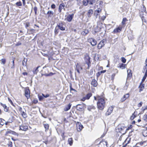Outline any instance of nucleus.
I'll return each mask as SVG.
<instances>
[{
    "mask_svg": "<svg viewBox=\"0 0 147 147\" xmlns=\"http://www.w3.org/2000/svg\"><path fill=\"white\" fill-rule=\"evenodd\" d=\"M121 61L123 63H125L126 62V59L124 57H122L121 58Z\"/></svg>",
    "mask_w": 147,
    "mask_h": 147,
    "instance_id": "42",
    "label": "nucleus"
},
{
    "mask_svg": "<svg viewBox=\"0 0 147 147\" xmlns=\"http://www.w3.org/2000/svg\"><path fill=\"white\" fill-rule=\"evenodd\" d=\"M26 64V62H25V61L24 60L23 61V62H22V64H23V65H25Z\"/></svg>",
    "mask_w": 147,
    "mask_h": 147,
    "instance_id": "62",
    "label": "nucleus"
},
{
    "mask_svg": "<svg viewBox=\"0 0 147 147\" xmlns=\"http://www.w3.org/2000/svg\"><path fill=\"white\" fill-rule=\"evenodd\" d=\"M25 96L27 98H28L30 96L29 94V90L28 89H26L25 90Z\"/></svg>",
    "mask_w": 147,
    "mask_h": 147,
    "instance_id": "17",
    "label": "nucleus"
},
{
    "mask_svg": "<svg viewBox=\"0 0 147 147\" xmlns=\"http://www.w3.org/2000/svg\"><path fill=\"white\" fill-rule=\"evenodd\" d=\"M20 110L21 111V114L22 117L24 118L27 117V115L26 114L24 111H22V108H20Z\"/></svg>",
    "mask_w": 147,
    "mask_h": 147,
    "instance_id": "21",
    "label": "nucleus"
},
{
    "mask_svg": "<svg viewBox=\"0 0 147 147\" xmlns=\"http://www.w3.org/2000/svg\"><path fill=\"white\" fill-rule=\"evenodd\" d=\"M39 67H37L36 69H34L33 70V72L34 74H37V72L38 71V70Z\"/></svg>",
    "mask_w": 147,
    "mask_h": 147,
    "instance_id": "33",
    "label": "nucleus"
},
{
    "mask_svg": "<svg viewBox=\"0 0 147 147\" xmlns=\"http://www.w3.org/2000/svg\"><path fill=\"white\" fill-rule=\"evenodd\" d=\"M74 14L72 13L71 15H69L65 19L68 22H70L71 21L74 17Z\"/></svg>",
    "mask_w": 147,
    "mask_h": 147,
    "instance_id": "9",
    "label": "nucleus"
},
{
    "mask_svg": "<svg viewBox=\"0 0 147 147\" xmlns=\"http://www.w3.org/2000/svg\"><path fill=\"white\" fill-rule=\"evenodd\" d=\"M76 71H77V72L78 73V74H80L79 68L77 66L76 67Z\"/></svg>",
    "mask_w": 147,
    "mask_h": 147,
    "instance_id": "59",
    "label": "nucleus"
},
{
    "mask_svg": "<svg viewBox=\"0 0 147 147\" xmlns=\"http://www.w3.org/2000/svg\"><path fill=\"white\" fill-rule=\"evenodd\" d=\"M83 3L84 5L85 6H86L88 3H89V0H84L83 1Z\"/></svg>",
    "mask_w": 147,
    "mask_h": 147,
    "instance_id": "29",
    "label": "nucleus"
},
{
    "mask_svg": "<svg viewBox=\"0 0 147 147\" xmlns=\"http://www.w3.org/2000/svg\"><path fill=\"white\" fill-rule=\"evenodd\" d=\"M97 102V106L98 109L101 110H103L105 107V102L104 98L98 97Z\"/></svg>",
    "mask_w": 147,
    "mask_h": 147,
    "instance_id": "1",
    "label": "nucleus"
},
{
    "mask_svg": "<svg viewBox=\"0 0 147 147\" xmlns=\"http://www.w3.org/2000/svg\"><path fill=\"white\" fill-rule=\"evenodd\" d=\"M129 84L127 83H126L125 85L124 86L123 89L124 90H126L127 89Z\"/></svg>",
    "mask_w": 147,
    "mask_h": 147,
    "instance_id": "35",
    "label": "nucleus"
},
{
    "mask_svg": "<svg viewBox=\"0 0 147 147\" xmlns=\"http://www.w3.org/2000/svg\"><path fill=\"white\" fill-rule=\"evenodd\" d=\"M44 96L42 95V96H39L38 98L40 100H41L43 99Z\"/></svg>",
    "mask_w": 147,
    "mask_h": 147,
    "instance_id": "47",
    "label": "nucleus"
},
{
    "mask_svg": "<svg viewBox=\"0 0 147 147\" xmlns=\"http://www.w3.org/2000/svg\"><path fill=\"white\" fill-rule=\"evenodd\" d=\"M91 85L94 87H96L98 84L97 81L95 79H93L91 83Z\"/></svg>",
    "mask_w": 147,
    "mask_h": 147,
    "instance_id": "20",
    "label": "nucleus"
},
{
    "mask_svg": "<svg viewBox=\"0 0 147 147\" xmlns=\"http://www.w3.org/2000/svg\"><path fill=\"white\" fill-rule=\"evenodd\" d=\"M143 119L146 121H147V115H144L143 117Z\"/></svg>",
    "mask_w": 147,
    "mask_h": 147,
    "instance_id": "37",
    "label": "nucleus"
},
{
    "mask_svg": "<svg viewBox=\"0 0 147 147\" xmlns=\"http://www.w3.org/2000/svg\"><path fill=\"white\" fill-rule=\"evenodd\" d=\"M65 6V5L63 3H62L60 4L59 7V12H61V11L62 9H64V10H65V9L64 8Z\"/></svg>",
    "mask_w": 147,
    "mask_h": 147,
    "instance_id": "12",
    "label": "nucleus"
},
{
    "mask_svg": "<svg viewBox=\"0 0 147 147\" xmlns=\"http://www.w3.org/2000/svg\"><path fill=\"white\" fill-rule=\"evenodd\" d=\"M70 91H72V90H73V91H76V90L73 89L72 87H71V85L70 86Z\"/></svg>",
    "mask_w": 147,
    "mask_h": 147,
    "instance_id": "58",
    "label": "nucleus"
},
{
    "mask_svg": "<svg viewBox=\"0 0 147 147\" xmlns=\"http://www.w3.org/2000/svg\"><path fill=\"white\" fill-rule=\"evenodd\" d=\"M113 71L115 73H117L118 71L117 69H114Z\"/></svg>",
    "mask_w": 147,
    "mask_h": 147,
    "instance_id": "57",
    "label": "nucleus"
},
{
    "mask_svg": "<svg viewBox=\"0 0 147 147\" xmlns=\"http://www.w3.org/2000/svg\"><path fill=\"white\" fill-rule=\"evenodd\" d=\"M146 142V141L140 142L138 143L140 146H142L143 145H146V144H145Z\"/></svg>",
    "mask_w": 147,
    "mask_h": 147,
    "instance_id": "31",
    "label": "nucleus"
},
{
    "mask_svg": "<svg viewBox=\"0 0 147 147\" xmlns=\"http://www.w3.org/2000/svg\"><path fill=\"white\" fill-rule=\"evenodd\" d=\"M107 142L105 141L102 140L100 142L98 147H107Z\"/></svg>",
    "mask_w": 147,
    "mask_h": 147,
    "instance_id": "7",
    "label": "nucleus"
},
{
    "mask_svg": "<svg viewBox=\"0 0 147 147\" xmlns=\"http://www.w3.org/2000/svg\"><path fill=\"white\" fill-rule=\"evenodd\" d=\"M90 43L93 46L96 45L97 44L96 40L93 38H91L90 39Z\"/></svg>",
    "mask_w": 147,
    "mask_h": 147,
    "instance_id": "15",
    "label": "nucleus"
},
{
    "mask_svg": "<svg viewBox=\"0 0 147 147\" xmlns=\"http://www.w3.org/2000/svg\"><path fill=\"white\" fill-rule=\"evenodd\" d=\"M101 73L100 72H99L96 74V76L97 77H98Z\"/></svg>",
    "mask_w": 147,
    "mask_h": 147,
    "instance_id": "54",
    "label": "nucleus"
},
{
    "mask_svg": "<svg viewBox=\"0 0 147 147\" xmlns=\"http://www.w3.org/2000/svg\"><path fill=\"white\" fill-rule=\"evenodd\" d=\"M56 7V6L55 4H53L51 5V7L52 9H55Z\"/></svg>",
    "mask_w": 147,
    "mask_h": 147,
    "instance_id": "55",
    "label": "nucleus"
},
{
    "mask_svg": "<svg viewBox=\"0 0 147 147\" xmlns=\"http://www.w3.org/2000/svg\"><path fill=\"white\" fill-rule=\"evenodd\" d=\"M140 146V145H139V144L137 143L135 145V146L134 147H139Z\"/></svg>",
    "mask_w": 147,
    "mask_h": 147,
    "instance_id": "63",
    "label": "nucleus"
},
{
    "mask_svg": "<svg viewBox=\"0 0 147 147\" xmlns=\"http://www.w3.org/2000/svg\"><path fill=\"white\" fill-rule=\"evenodd\" d=\"M90 58L87 54H86L85 56L84 57V59L85 60V61L86 62V63L88 65V63L90 62Z\"/></svg>",
    "mask_w": 147,
    "mask_h": 147,
    "instance_id": "14",
    "label": "nucleus"
},
{
    "mask_svg": "<svg viewBox=\"0 0 147 147\" xmlns=\"http://www.w3.org/2000/svg\"><path fill=\"white\" fill-rule=\"evenodd\" d=\"M47 14L49 17H51L53 14V13L52 11H49L47 13Z\"/></svg>",
    "mask_w": 147,
    "mask_h": 147,
    "instance_id": "25",
    "label": "nucleus"
},
{
    "mask_svg": "<svg viewBox=\"0 0 147 147\" xmlns=\"http://www.w3.org/2000/svg\"><path fill=\"white\" fill-rule=\"evenodd\" d=\"M42 95L44 96V97L46 98L48 97L49 96V95L48 94H47L46 95H45L44 94H42Z\"/></svg>",
    "mask_w": 147,
    "mask_h": 147,
    "instance_id": "53",
    "label": "nucleus"
},
{
    "mask_svg": "<svg viewBox=\"0 0 147 147\" xmlns=\"http://www.w3.org/2000/svg\"><path fill=\"white\" fill-rule=\"evenodd\" d=\"M89 32L88 30H85L83 32H82V33L83 34H84V33H85V35H86Z\"/></svg>",
    "mask_w": 147,
    "mask_h": 147,
    "instance_id": "41",
    "label": "nucleus"
},
{
    "mask_svg": "<svg viewBox=\"0 0 147 147\" xmlns=\"http://www.w3.org/2000/svg\"><path fill=\"white\" fill-rule=\"evenodd\" d=\"M135 113V112H134V113L133 114L132 116L130 117V119L132 120L133 119H134V118L136 117L135 115H134Z\"/></svg>",
    "mask_w": 147,
    "mask_h": 147,
    "instance_id": "44",
    "label": "nucleus"
},
{
    "mask_svg": "<svg viewBox=\"0 0 147 147\" xmlns=\"http://www.w3.org/2000/svg\"><path fill=\"white\" fill-rule=\"evenodd\" d=\"M5 123V121L2 119H0V124L1 125H3Z\"/></svg>",
    "mask_w": 147,
    "mask_h": 147,
    "instance_id": "32",
    "label": "nucleus"
},
{
    "mask_svg": "<svg viewBox=\"0 0 147 147\" xmlns=\"http://www.w3.org/2000/svg\"><path fill=\"white\" fill-rule=\"evenodd\" d=\"M107 40L105 39H104L101 40L98 44V49H100L103 47L105 44L106 43Z\"/></svg>",
    "mask_w": 147,
    "mask_h": 147,
    "instance_id": "3",
    "label": "nucleus"
},
{
    "mask_svg": "<svg viewBox=\"0 0 147 147\" xmlns=\"http://www.w3.org/2000/svg\"><path fill=\"white\" fill-rule=\"evenodd\" d=\"M16 5L18 6H21L22 5V4L20 1L18 2H17L16 3Z\"/></svg>",
    "mask_w": 147,
    "mask_h": 147,
    "instance_id": "40",
    "label": "nucleus"
},
{
    "mask_svg": "<svg viewBox=\"0 0 147 147\" xmlns=\"http://www.w3.org/2000/svg\"><path fill=\"white\" fill-rule=\"evenodd\" d=\"M68 142L70 145L71 146L73 143L72 138H69L68 140Z\"/></svg>",
    "mask_w": 147,
    "mask_h": 147,
    "instance_id": "27",
    "label": "nucleus"
},
{
    "mask_svg": "<svg viewBox=\"0 0 147 147\" xmlns=\"http://www.w3.org/2000/svg\"><path fill=\"white\" fill-rule=\"evenodd\" d=\"M131 71L130 70H127V77L128 78H130L131 76V74L130 73Z\"/></svg>",
    "mask_w": 147,
    "mask_h": 147,
    "instance_id": "30",
    "label": "nucleus"
},
{
    "mask_svg": "<svg viewBox=\"0 0 147 147\" xmlns=\"http://www.w3.org/2000/svg\"><path fill=\"white\" fill-rule=\"evenodd\" d=\"M92 94L91 93H88L85 96L82 98L81 100L82 101H84L86 100H88L92 96Z\"/></svg>",
    "mask_w": 147,
    "mask_h": 147,
    "instance_id": "4",
    "label": "nucleus"
},
{
    "mask_svg": "<svg viewBox=\"0 0 147 147\" xmlns=\"http://www.w3.org/2000/svg\"><path fill=\"white\" fill-rule=\"evenodd\" d=\"M11 132H12V131L11 130H9V129H7L6 132V133L7 134H11Z\"/></svg>",
    "mask_w": 147,
    "mask_h": 147,
    "instance_id": "51",
    "label": "nucleus"
},
{
    "mask_svg": "<svg viewBox=\"0 0 147 147\" xmlns=\"http://www.w3.org/2000/svg\"><path fill=\"white\" fill-rule=\"evenodd\" d=\"M58 32V29L57 28V27L55 29V34H57Z\"/></svg>",
    "mask_w": 147,
    "mask_h": 147,
    "instance_id": "46",
    "label": "nucleus"
},
{
    "mask_svg": "<svg viewBox=\"0 0 147 147\" xmlns=\"http://www.w3.org/2000/svg\"><path fill=\"white\" fill-rule=\"evenodd\" d=\"M142 134L144 137L147 136V129H144L142 131Z\"/></svg>",
    "mask_w": 147,
    "mask_h": 147,
    "instance_id": "26",
    "label": "nucleus"
},
{
    "mask_svg": "<svg viewBox=\"0 0 147 147\" xmlns=\"http://www.w3.org/2000/svg\"><path fill=\"white\" fill-rule=\"evenodd\" d=\"M33 9H34V10L35 14H36V13H37V7H35Z\"/></svg>",
    "mask_w": 147,
    "mask_h": 147,
    "instance_id": "52",
    "label": "nucleus"
},
{
    "mask_svg": "<svg viewBox=\"0 0 147 147\" xmlns=\"http://www.w3.org/2000/svg\"><path fill=\"white\" fill-rule=\"evenodd\" d=\"M101 11L102 9L100 8H98L95 10L94 13V15L96 18H97L98 15H99L100 13L101 12Z\"/></svg>",
    "mask_w": 147,
    "mask_h": 147,
    "instance_id": "6",
    "label": "nucleus"
},
{
    "mask_svg": "<svg viewBox=\"0 0 147 147\" xmlns=\"http://www.w3.org/2000/svg\"><path fill=\"white\" fill-rule=\"evenodd\" d=\"M57 27H58L61 30H65V26L62 23H59Z\"/></svg>",
    "mask_w": 147,
    "mask_h": 147,
    "instance_id": "10",
    "label": "nucleus"
},
{
    "mask_svg": "<svg viewBox=\"0 0 147 147\" xmlns=\"http://www.w3.org/2000/svg\"><path fill=\"white\" fill-rule=\"evenodd\" d=\"M143 11L144 12L142 11L140 13V16L141 17L143 22L147 23V13L145 12L146 8L144 6L143 7Z\"/></svg>",
    "mask_w": 147,
    "mask_h": 147,
    "instance_id": "2",
    "label": "nucleus"
},
{
    "mask_svg": "<svg viewBox=\"0 0 147 147\" xmlns=\"http://www.w3.org/2000/svg\"><path fill=\"white\" fill-rule=\"evenodd\" d=\"M106 71V70H105L102 71H100V73H101L102 74V73H104Z\"/></svg>",
    "mask_w": 147,
    "mask_h": 147,
    "instance_id": "64",
    "label": "nucleus"
},
{
    "mask_svg": "<svg viewBox=\"0 0 147 147\" xmlns=\"http://www.w3.org/2000/svg\"><path fill=\"white\" fill-rule=\"evenodd\" d=\"M8 100L10 102L11 105H12L13 106H14V105L13 104V103L12 102V101L9 98H8Z\"/></svg>",
    "mask_w": 147,
    "mask_h": 147,
    "instance_id": "50",
    "label": "nucleus"
},
{
    "mask_svg": "<svg viewBox=\"0 0 147 147\" xmlns=\"http://www.w3.org/2000/svg\"><path fill=\"white\" fill-rule=\"evenodd\" d=\"M142 102H140V103H139L138 104V106L139 107H140L142 105Z\"/></svg>",
    "mask_w": 147,
    "mask_h": 147,
    "instance_id": "56",
    "label": "nucleus"
},
{
    "mask_svg": "<svg viewBox=\"0 0 147 147\" xmlns=\"http://www.w3.org/2000/svg\"><path fill=\"white\" fill-rule=\"evenodd\" d=\"M105 18H106V17L104 16H103L101 17V19L103 21L105 19Z\"/></svg>",
    "mask_w": 147,
    "mask_h": 147,
    "instance_id": "60",
    "label": "nucleus"
},
{
    "mask_svg": "<svg viewBox=\"0 0 147 147\" xmlns=\"http://www.w3.org/2000/svg\"><path fill=\"white\" fill-rule=\"evenodd\" d=\"M140 92H141V91H142L144 88V87L143 85H141L140 86Z\"/></svg>",
    "mask_w": 147,
    "mask_h": 147,
    "instance_id": "48",
    "label": "nucleus"
},
{
    "mask_svg": "<svg viewBox=\"0 0 147 147\" xmlns=\"http://www.w3.org/2000/svg\"><path fill=\"white\" fill-rule=\"evenodd\" d=\"M1 63L3 64H4L5 63V59H2L1 60Z\"/></svg>",
    "mask_w": 147,
    "mask_h": 147,
    "instance_id": "45",
    "label": "nucleus"
},
{
    "mask_svg": "<svg viewBox=\"0 0 147 147\" xmlns=\"http://www.w3.org/2000/svg\"><path fill=\"white\" fill-rule=\"evenodd\" d=\"M95 2V0H89V4L92 5Z\"/></svg>",
    "mask_w": 147,
    "mask_h": 147,
    "instance_id": "39",
    "label": "nucleus"
},
{
    "mask_svg": "<svg viewBox=\"0 0 147 147\" xmlns=\"http://www.w3.org/2000/svg\"><path fill=\"white\" fill-rule=\"evenodd\" d=\"M93 10L92 9H90L89 10L88 12V17H90L91 15L93 13Z\"/></svg>",
    "mask_w": 147,
    "mask_h": 147,
    "instance_id": "28",
    "label": "nucleus"
},
{
    "mask_svg": "<svg viewBox=\"0 0 147 147\" xmlns=\"http://www.w3.org/2000/svg\"><path fill=\"white\" fill-rule=\"evenodd\" d=\"M13 117H12V118L11 119L9 118L8 119V122L9 123H11L12 122H13Z\"/></svg>",
    "mask_w": 147,
    "mask_h": 147,
    "instance_id": "49",
    "label": "nucleus"
},
{
    "mask_svg": "<svg viewBox=\"0 0 147 147\" xmlns=\"http://www.w3.org/2000/svg\"><path fill=\"white\" fill-rule=\"evenodd\" d=\"M83 106L80 104H78L76 106V109L79 110H80L83 109Z\"/></svg>",
    "mask_w": 147,
    "mask_h": 147,
    "instance_id": "24",
    "label": "nucleus"
},
{
    "mask_svg": "<svg viewBox=\"0 0 147 147\" xmlns=\"http://www.w3.org/2000/svg\"><path fill=\"white\" fill-rule=\"evenodd\" d=\"M147 74L145 73L144 75L142 80V82H143L145 80V79H146V78L147 77Z\"/></svg>",
    "mask_w": 147,
    "mask_h": 147,
    "instance_id": "38",
    "label": "nucleus"
},
{
    "mask_svg": "<svg viewBox=\"0 0 147 147\" xmlns=\"http://www.w3.org/2000/svg\"><path fill=\"white\" fill-rule=\"evenodd\" d=\"M95 109V107L94 106H89L88 107V110L89 111H90V109Z\"/></svg>",
    "mask_w": 147,
    "mask_h": 147,
    "instance_id": "43",
    "label": "nucleus"
},
{
    "mask_svg": "<svg viewBox=\"0 0 147 147\" xmlns=\"http://www.w3.org/2000/svg\"><path fill=\"white\" fill-rule=\"evenodd\" d=\"M44 126L46 130H48L49 128V125L47 123L44 124Z\"/></svg>",
    "mask_w": 147,
    "mask_h": 147,
    "instance_id": "34",
    "label": "nucleus"
},
{
    "mask_svg": "<svg viewBox=\"0 0 147 147\" xmlns=\"http://www.w3.org/2000/svg\"><path fill=\"white\" fill-rule=\"evenodd\" d=\"M38 100H34L33 101V102L35 104H36L38 102Z\"/></svg>",
    "mask_w": 147,
    "mask_h": 147,
    "instance_id": "61",
    "label": "nucleus"
},
{
    "mask_svg": "<svg viewBox=\"0 0 147 147\" xmlns=\"http://www.w3.org/2000/svg\"><path fill=\"white\" fill-rule=\"evenodd\" d=\"M28 129L27 126L23 124L20 126V129L22 130L26 131Z\"/></svg>",
    "mask_w": 147,
    "mask_h": 147,
    "instance_id": "11",
    "label": "nucleus"
},
{
    "mask_svg": "<svg viewBox=\"0 0 147 147\" xmlns=\"http://www.w3.org/2000/svg\"><path fill=\"white\" fill-rule=\"evenodd\" d=\"M1 105L4 108V111L5 112H8V107H7L5 104H3L2 103H1Z\"/></svg>",
    "mask_w": 147,
    "mask_h": 147,
    "instance_id": "22",
    "label": "nucleus"
},
{
    "mask_svg": "<svg viewBox=\"0 0 147 147\" xmlns=\"http://www.w3.org/2000/svg\"><path fill=\"white\" fill-rule=\"evenodd\" d=\"M71 106V104L70 103H69L68 105H66L64 109V111H67L70 109Z\"/></svg>",
    "mask_w": 147,
    "mask_h": 147,
    "instance_id": "19",
    "label": "nucleus"
},
{
    "mask_svg": "<svg viewBox=\"0 0 147 147\" xmlns=\"http://www.w3.org/2000/svg\"><path fill=\"white\" fill-rule=\"evenodd\" d=\"M83 128V126L81 123L78 122L76 124V129L78 131H80Z\"/></svg>",
    "mask_w": 147,
    "mask_h": 147,
    "instance_id": "5",
    "label": "nucleus"
},
{
    "mask_svg": "<svg viewBox=\"0 0 147 147\" xmlns=\"http://www.w3.org/2000/svg\"><path fill=\"white\" fill-rule=\"evenodd\" d=\"M122 27L121 26H119L114 29L113 32L114 33H116L120 32L122 30Z\"/></svg>",
    "mask_w": 147,
    "mask_h": 147,
    "instance_id": "13",
    "label": "nucleus"
},
{
    "mask_svg": "<svg viewBox=\"0 0 147 147\" xmlns=\"http://www.w3.org/2000/svg\"><path fill=\"white\" fill-rule=\"evenodd\" d=\"M126 65L122 63H119L117 67H119L122 69H125L126 67Z\"/></svg>",
    "mask_w": 147,
    "mask_h": 147,
    "instance_id": "18",
    "label": "nucleus"
},
{
    "mask_svg": "<svg viewBox=\"0 0 147 147\" xmlns=\"http://www.w3.org/2000/svg\"><path fill=\"white\" fill-rule=\"evenodd\" d=\"M123 129V128L122 127L120 126H119L117 127V129H116V131L117 132H121Z\"/></svg>",
    "mask_w": 147,
    "mask_h": 147,
    "instance_id": "23",
    "label": "nucleus"
},
{
    "mask_svg": "<svg viewBox=\"0 0 147 147\" xmlns=\"http://www.w3.org/2000/svg\"><path fill=\"white\" fill-rule=\"evenodd\" d=\"M129 97V93L126 94L124 95L123 97L121 98V102H123L126 99L128 98Z\"/></svg>",
    "mask_w": 147,
    "mask_h": 147,
    "instance_id": "16",
    "label": "nucleus"
},
{
    "mask_svg": "<svg viewBox=\"0 0 147 147\" xmlns=\"http://www.w3.org/2000/svg\"><path fill=\"white\" fill-rule=\"evenodd\" d=\"M113 109V106H111L109 107L107 111L105 113L106 116H108L111 114Z\"/></svg>",
    "mask_w": 147,
    "mask_h": 147,
    "instance_id": "8",
    "label": "nucleus"
},
{
    "mask_svg": "<svg viewBox=\"0 0 147 147\" xmlns=\"http://www.w3.org/2000/svg\"><path fill=\"white\" fill-rule=\"evenodd\" d=\"M127 20L126 18H123L122 21V24L124 25L125 24V23L126 22Z\"/></svg>",
    "mask_w": 147,
    "mask_h": 147,
    "instance_id": "36",
    "label": "nucleus"
}]
</instances>
